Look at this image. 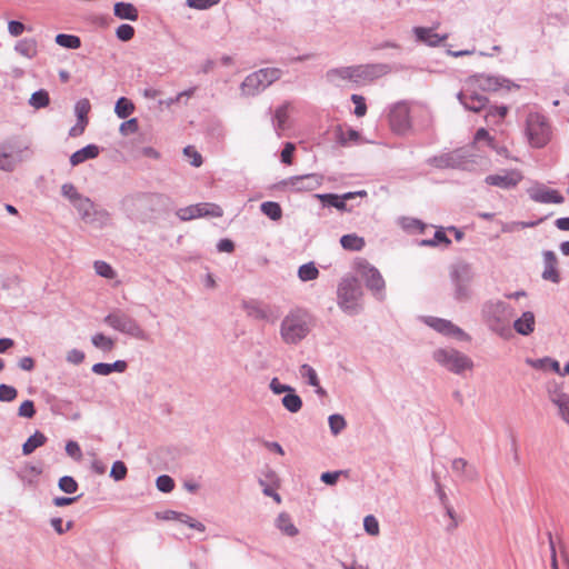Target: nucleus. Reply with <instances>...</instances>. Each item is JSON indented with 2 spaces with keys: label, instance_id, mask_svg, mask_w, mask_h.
<instances>
[{
  "label": "nucleus",
  "instance_id": "nucleus-1",
  "mask_svg": "<svg viewBox=\"0 0 569 569\" xmlns=\"http://www.w3.org/2000/svg\"><path fill=\"white\" fill-rule=\"evenodd\" d=\"M482 318L489 329L500 337L507 338L511 335L510 321L512 308L505 301H488L482 307Z\"/></svg>",
  "mask_w": 569,
  "mask_h": 569
},
{
  "label": "nucleus",
  "instance_id": "nucleus-2",
  "mask_svg": "<svg viewBox=\"0 0 569 569\" xmlns=\"http://www.w3.org/2000/svg\"><path fill=\"white\" fill-rule=\"evenodd\" d=\"M310 331V316L302 309L291 310L281 321L280 336L288 345H297Z\"/></svg>",
  "mask_w": 569,
  "mask_h": 569
},
{
  "label": "nucleus",
  "instance_id": "nucleus-3",
  "mask_svg": "<svg viewBox=\"0 0 569 569\" xmlns=\"http://www.w3.org/2000/svg\"><path fill=\"white\" fill-rule=\"evenodd\" d=\"M29 143L20 137H10L0 143V170L11 172L29 156Z\"/></svg>",
  "mask_w": 569,
  "mask_h": 569
},
{
  "label": "nucleus",
  "instance_id": "nucleus-4",
  "mask_svg": "<svg viewBox=\"0 0 569 569\" xmlns=\"http://www.w3.org/2000/svg\"><path fill=\"white\" fill-rule=\"evenodd\" d=\"M525 132L529 144L537 149L547 146L552 137L548 119L539 112H530L527 116Z\"/></svg>",
  "mask_w": 569,
  "mask_h": 569
},
{
  "label": "nucleus",
  "instance_id": "nucleus-5",
  "mask_svg": "<svg viewBox=\"0 0 569 569\" xmlns=\"http://www.w3.org/2000/svg\"><path fill=\"white\" fill-rule=\"evenodd\" d=\"M362 290L359 281L353 277L343 278L337 290L338 306L348 315L359 313L361 307L359 300Z\"/></svg>",
  "mask_w": 569,
  "mask_h": 569
},
{
  "label": "nucleus",
  "instance_id": "nucleus-6",
  "mask_svg": "<svg viewBox=\"0 0 569 569\" xmlns=\"http://www.w3.org/2000/svg\"><path fill=\"white\" fill-rule=\"evenodd\" d=\"M282 71L278 68H262L248 74L240 86L243 96L253 97L279 80Z\"/></svg>",
  "mask_w": 569,
  "mask_h": 569
},
{
  "label": "nucleus",
  "instance_id": "nucleus-7",
  "mask_svg": "<svg viewBox=\"0 0 569 569\" xmlns=\"http://www.w3.org/2000/svg\"><path fill=\"white\" fill-rule=\"evenodd\" d=\"M103 322L123 335L138 340H147L148 336L136 319L122 311L116 309L103 318Z\"/></svg>",
  "mask_w": 569,
  "mask_h": 569
},
{
  "label": "nucleus",
  "instance_id": "nucleus-8",
  "mask_svg": "<svg viewBox=\"0 0 569 569\" xmlns=\"http://www.w3.org/2000/svg\"><path fill=\"white\" fill-rule=\"evenodd\" d=\"M433 360L447 370L461 375L473 367L472 360L465 353L453 348H439L432 353Z\"/></svg>",
  "mask_w": 569,
  "mask_h": 569
},
{
  "label": "nucleus",
  "instance_id": "nucleus-9",
  "mask_svg": "<svg viewBox=\"0 0 569 569\" xmlns=\"http://www.w3.org/2000/svg\"><path fill=\"white\" fill-rule=\"evenodd\" d=\"M73 207L84 223L103 228L110 220L109 212L102 208H98L93 201L86 196H82Z\"/></svg>",
  "mask_w": 569,
  "mask_h": 569
},
{
  "label": "nucleus",
  "instance_id": "nucleus-10",
  "mask_svg": "<svg viewBox=\"0 0 569 569\" xmlns=\"http://www.w3.org/2000/svg\"><path fill=\"white\" fill-rule=\"evenodd\" d=\"M450 278L455 286V298L459 301L469 299V284L473 279V270L471 264L467 262L456 263L451 268Z\"/></svg>",
  "mask_w": 569,
  "mask_h": 569
},
{
  "label": "nucleus",
  "instance_id": "nucleus-11",
  "mask_svg": "<svg viewBox=\"0 0 569 569\" xmlns=\"http://www.w3.org/2000/svg\"><path fill=\"white\" fill-rule=\"evenodd\" d=\"M467 84L481 91H498L499 89L502 88L509 90L511 87L518 88V86L511 83L509 79L485 73L473 74L469 77V79L467 80Z\"/></svg>",
  "mask_w": 569,
  "mask_h": 569
},
{
  "label": "nucleus",
  "instance_id": "nucleus-12",
  "mask_svg": "<svg viewBox=\"0 0 569 569\" xmlns=\"http://www.w3.org/2000/svg\"><path fill=\"white\" fill-rule=\"evenodd\" d=\"M359 272L365 279L366 287L377 299L382 300L385 298L386 283L380 271L365 261L359 264Z\"/></svg>",
  "mask_w": 569,
  "mask_h": 569
},
{
  "label": "nucleus",
  "instance_id": "nucleus-13",
  "mask_svg": "<svg viewBox=\"0 0 569 569\" xmlns=\"http://www.w3.org/2000/svg\"><path fill=\"white\" fill-rule=\"evenodd\" d=\"M427 162L439 169H467L470 161L462 149H457L448 153L431 157Z\"/></svg>",
  "mask_w": 569,
  "mask_h": 569
},
{
  "label": "nucleus",
  "instance_id": "nucleus-14",
  "mask_svg": "<svg viewBox=\"0 0 569 569\" xmlns=\"http://www.w3.org/2000/svg\"><path fill=\"white\" fill-rule=\"evenodd\" d=\"M389 123L393 132L405 134L411 128L410 109L406 102H397L390 108Z\"/></svg>",
  "mask_w": 569,
  "mask_h": 569
},
{
  "label": "nucleus",
  "instance_id": "nucleus-15",
  "mask_svg": "<svg viewBox=\"0 0 569 569\" xmlns=\"http://www.w3.org/2000/svg\"><path fill=\"white\" fill-rule=\"evenodd\" d=\"M323 177L318 173H308L302 176L289 177L280 182L282 187L290 188L292 191H312L322 184Z\"/></svg>",
  "mask_w": 569,
  "mask_h": 569
},
{
  "label": "nucleus",
  "instance_id": "nucleus-16",
  "mask_svg": "<svg viewBox=\"0 0 569 569\" xmlns=\"http://www.w3.org/2000/svg\"><path fill=\"white\" fill-rule=\"evenodd\" d=\"M457 98L467 110L473 112H480L488 104V98L468 84L467 88L458 92Z\"/></svg>",
  "mask_w": 569,
  "mask_h": 569
},
{
  "label": "nucleus",
  "instance_id": "nucleus-17",
  "mask_svg": "<svg viewBox=\"0 0 569 569\" xmlns=\"http://www.w3.org/2000/svg\"><path fill=\"white\" fill-rule=\"evenodd\" d=\"M355 69V83L361 81H372L378 79L391 71V68L387 63H370L353 66Z\"/></svg>",
  "mask_w": 569,
  "mask_h": 569
},
{
  "label": "nucleus",
  "instance_id": "nucleus-18",
  "mask_svg": "<svg viewBox=\"0 0 569 569\" xmlns=\"http://www.w3.org/2000/svg\"><path fill=\"white\" fill-rule=\"evenodd\" d=\"M241 308L247 317L253 320L273 321L274 317L270 306L256 299L242 300Z\"/></svg>",
  "mask_w": 569,
  "mask_h": 569
},
{
  "label": "nucleus",
  "instance_id": "nucleus-19",
  "mask_svg": "<svg viewBox=\"0 0 569 569\" xmlns=\"http://www.w3.org/2000/svg\"><path fill=\"white\" fill-rule=\"evenodd\" d=\"M549 400L558 408V413L563 421L569 423V395L565 393L561 388L556 385L548 386Z\"/></svg>",
  "mask_w": 569,
  "mask_h": 569
},
{
  "label": "nucleus",
  "instance_id": "nucleus-20",
  "mask_svg": "<svg viewBox=\"0 0 569 569\" xmlns=\"http://www.w3.org/2000/svg\"><path fill=\"white\" fill-rule=\"evenodd\" d=\"M543 256V271H542V279L547 281H551L553 283H558L560 281V274L557 269L558 259L553 251L546 250L542 253Z\"/></svg>",
  "mask_w": 569,
  "mask_h": 569
},
{
  "label": "nucleus",
  "instance_id": "nucleus-21",
  "mask_svg": "<svg viewBox=\"0 0 569 569\" xmlns=\"http://www.w3.org/2000/svg\"><path fill=\"white\" fill-rule=\"evenodd\" d=\"M529 196L533 201L540 203H562L565 200L557 190L545 187L530 189Z\"/></svg>",
  "mask_w": 569,
  "mask_h": 569
},
{
  "label": "nucleus",
  "instance_id": "nucleus-22",
  "mask_svg": "<svg viewBox=\"0 0 569 569\" xmlns=\"http://www.w3.org/2000/svg\"><path fill=\"white\" fill-rule=\"evenodd\" d=\"M520 180L517 172H507L505 174H489L485 181L489 186H496L502 189H510L516 187Z\"/></svg>",
  "mask_w": 569,
  "mask_h": 569
},
{
  "label": "nucleus",
  "instance_id": "nucleus-23",
  "mask_svg": "<svg viewBox=\"0 0 569 569\" xmlns=\"http://www.w3.org/2000/svg\"><path fill=\"white\" fill-rule=\"evenodd\" d=\"M326 79L335 86H340L342 81L355 82L353 66L330 69L326 72Z\"/></svg>",
  "mask_w": 569,
  "mask_h": 569
},
{
  "label": "nucleus",
  "instance_id": "nucleus-24",
  "mask_svg": "<svg viewBox=\"0 0 569 569\" xmlns=\"http://www.w3.org/2000/svg\"><path fill=\"white\" fill-rule=\"evenodd\" d=\"M412 31L417 38V41L426 43L430 47H437L448 38L447 34L439 36L438 33H435L431 28L415 27Z\"/></svg>",
  "mask_w": 569,
  "mask_h": 569
},
{
  "label": "nucleus",
  "instance_id": "nucleus-25",
  "mask_svg": "<svg viewBox=\"0 0 569 569\" xmlns=\"http://www.w3.org/2000/svg\"><path fill=\"white\" fill-rule=\"evenodd\" d=\"M430 327H432L436 331L453 337H460L465 335L463 330L453 325L449 320L440 319V318H431L428 322Z\"/></svg>",
  "mask_w": 569,
  "mask_h": 569
},
{
  "label": "nucleus",
  "instance_id": "nucleus-26",
  "mask_svg": "<svg viewBox=\"0 0 569 569\" xmlns=\"http://www.w3.org/2000/svg\"><path fill=\"white\" fill-rule=\"evenodd\" d=\"M99 147L96 144H88L70 156V163L77 167L87 160L94 159L99 156Z\"/></svg>",
  "mask_w": 569,
  "mask_h": 569
},
{
  "label": "nucleus",
  "instance_id": "nucleus-27",
  "mask_svg": "<svg viewBox=\"0 0 569 569\" xmlns=\"http://www.w3.org/2000/svg\"><path fill=\"white\" fill-rule=\"evenodd\" d=\"M278 476L273 470H268L264 475L263 479H259V485L262 487V492L267 497H271L277 503L281 502V497L276 490L272 488L273 485H277Z\"/></svg>",
  "mask_w": 569,
  "mask_h": 569
},
{
  "label": "nucleus",
  "instance_id": "nucleus-28",
  "mask_svg": "<svg viewBox=\"0 0 569 569\" xmlns=\"http://www.w3.org/2000/svg\"><path fill=\"white\" fill-rule=\"evenodd\" d=\"M451 468L453 472L462 476L466 480L473 481L478 479V471L475 467L470 466L463 458H456L452 460Z\"/></svg>",
  "mask_w": 569,
  "mask_h": 569
},
{
  "label": "nucleus",
  "instance_id": "nucleus-29",
  "mask_svg": "<svg viewBox=\"0 0 569 569\" xmlns=\"http://www.w3.org/2000/svg\"><path fill=\"white\" fill-rule=\"evenodd\" d=\"M128 368V363L124 360H117L113 363L98 362L91 368L92 372L99 376H109L113 371L124 372Z\"/></svg>",
  "mask_w": 569,
  "mask_h": 569
},
{
  "label": "nucleus",
  "instance_id": "nucleus-30",
  "mask_svg": "<svg viewBox=\"0 0 569 569\" xmlns=\"http://www.w3.org/2000/svg\"><path fill=\"white\" fill-rule=\"evenodd\" d=\"M515 330L522 336H528L535 330V315L526 311L513 322Z\"/></svg>",
  "mask_w": 569,
  "mask_h": 569
},
{
  "label": "nucleus",
  "instance_id": "nucleus-31",
  "mask_svg": "<svg viewBox=\"0 0 569 569\" xmlns=\"http://www.w3.org/2000/svg\"><path fill=\"white\" fill-rule=\"evenodd\" d=\"M113 13L120 19L130 21H136L139 17L137 8L129 2H117L113 7Z\"/></svg>",
  "mask_w": 569,
  "mask_h": 569
},
{
  "label": "nucleus",
  "instance_id": "nucleus-32",
  "mask_svg": "<svg viewBox=\"0 0 569 569\" xmlns=\"http://www.w3.org/2000/svg\"><path fill=\"white\" fill-rule=\"evenodd\" d=\"M288 104H282L278 107L272 118L273 128L278 137H280L282 131H284L288 128Z\"/></svg>",
  "mask_w": 569,
  "mask_h": 569
},
{
  "label": "nucleus",
  "instance_id": "nucleus-33",
  "mask_svg": "<svg viewBox=\"0 0 569 569\" xmlns=\"http://www.w3.org/2000/svg\"><path fill=\"white\" fill-rule=\"evenodd\" d=\"M274 525L282 533L288 537H295L299 533L298 528L293 525L290 516L287 512L279 513Z\"/></svg>",
  "mask_w": 569,
  "mask_h": 569
},
{
  "label": "nucleus",
  "instance_id": "nucleus-34",
  "mask_svg": "<svg viewBox=\"0 0 569 569\" xmlns=\"http://www.w3.org/2000/svg\"><path fill=\"white\" fill-rule=\"evenodd\" d=\"M14 50L19 54L28 59H32L37 56L38 52L37 41L32 38H24L17 42V44L14 46Z\"/></svg>",
  "mask_w": 569,
  "mask_h": 569
},
{
  "label": "nucleus",
  "instance_id": "nucleus-35",
  "mask_svg": "<svg viewBox=\"0 0 569 569\" xmlns=\"http://www.w3.org/2000/svg\"><path fill=\"white\" fill-rule=\"evenodd\" d=\"M47 442V437L40 432L36 431L32 436H30L26 442L22 445V453L24 456L31 455L37 448L43 446Z\"/></svg>",
  "mask_w": 569,
  "mask_h": 569
},
{
  "label": "nucleus",
  "instance_id": "nucleus-36",
  "mask_svg": "<svg viewBox=\"0 0 569 569\" xmlns=\"http://www.w3.org/2000/svg\"><path fill=\"white\" fill-rule=\"evenodd\" d=\"M340 244L346 250L360 251L365 247V240L356 233H349L340 238Z\"/></svg>",
  "mask_w": 569,
  "mask_h": 569
},
{
  "label": "nucleus",
  "instance_id": "nucleus-37",
  "mask_svg": "<svg viewBox=\"0 0 569 569\" xmlns=\"http://www.w3.org/2000/svg\"><path fill=\"white\" fill-rule=\"evenodd\" d=\"M91 343L103 352L113 350L116 342L112 338L99 332L91 337Z\"/></svg>",
  "mask_w": 569,
  "mask_h": 569
},
{
  "label": "nucleus",
  "instance_id": "nucleus-38",
  "mask_svg": "<svg viewBox=\"0 0 569 569\" xmlns=\"http://www.w3.org/2000/svg\"><path fill=\"white\" fill-rule=\"evenodd\" d=\"M134 111V104L126 97L118 99L114 106V112L120 119H127Z\"/></svg>",
  "mask_w": 569,
  "mask_h": 569
},
{
  "label": "nucleus",
  "instance_id": "nucleus-39",
  "mask_svg": "<svg viewBox=\"0 0 569 569\" xmlns=\"http://www.w3.org/2000/svg\"><path fill=\"white\" fill-rule=\"evenodd\" d=\"M260 210L263 214L273 221L280 220L282 217V209L278 202L266 201L260 206Z\"/></svg>",
  "mask_w": 569,
  "mask_h": 569
},
{
  "label": "nucleus",
  "instance_id": "nucleus-40",
  "mask_svg": "<svg viewBox=\"0 0 569 569\" xmlns=\"http://www.w3.org/2000/svg\"><path fill=\"white\" fill-rule=\"evenodd\" d=\"M282 406L292 413L298 412L302 408L301 398L293 391L288 392L281 400Z\"/></svg>",
  "mask_w": 569,
  "mask_h": 569
},
{
  "label": "nucleus",
  "instance_id": "nucleus-41",
  "mask_svg": "<svg viewBox=\"0 0 569 569\" xmlns=\"http://www.w3.org/2000/svg\"><path fill=\"white\" fill-rule=\"evenodd\" d=\"M56 43L63 48L78 49L81 46V40L73 34L59 33L56 36Z\"/></svg>",
  "mask_w": 569,
  "mask_h": 569
},
{
  "label": "nucleus",
  "instance_id": "nucleus-42",
  "mask_svg": "<svg viewBox=\"0 0 569 569\" xmlns=\"http://www.w3.org/2000/svg\"><path fill=\"white\" fill-rule=\"evenodd\" d=\"M508 113V108L506 106L500 107H490L485 116V119L488 123H499Z\"/></svg>",
  "mask_w": 569,
  "mask_h": 569
},
{
  "label": "nucleus",
  "instance_id": "nucleus-43",
  "mask_svg": "<svg viewBox=\"0 0 569 569\" xmlns=\"http://www.w3.org/2000/svg\"><path fill=\"white\" fill-rule=\"evenodd\" d=\"M49 93L43 89L33 92L29 99V104L34 109L44 108L49 104Z\"/></svg>",
  "mask_w": 569,
  "mask_h": 569
},
{
  "label": "nucleus",
  "instance_id": "nucleus-44",
  "mask_svg": "<svg viewBox=\"0 0 569 569\" xmlns=\"http://www.w3.org/2000/svg\"><path fill=\"white\" fill-rule=\"evenodd\" d=\"M319 270L316 268L313 262L302 264L298 270V277L302 281H310L317 279Z\"/></svg>",
  "mask_w": 569,
  "mask_h": 569
},
{
  "label": "nucleus",
  "instance_id": "nucleus-45",
  "mask_svg": "<svg viewBox=\"0 0 569 569\" xmlns=\"http://www.w3.org/2000/svg\"><path fill=\"white\" fill-rule=\"evenodd\" d=\"M90 102L88 99L79 100L74 106V112L79 122L88 124V113L90 111Z\"/></svg>",
  "mask_w": 569,
  "mask_h": 569
},
{
  "label": "nucleus",
  "instance_id": "nucleus-46",
  "mask_svg": "<svg viewBox=\"0 0 569 569\" xmlns=\"http://www.w3.org/2000/svg\"><path fill=\"white\" fill-rule=\"evenodd\" d=\"M199 210L200 209L198 208V204H191V206L179 209L177 211V216L182 221L192 220V219L201 217V213Z\"/></svg>",
  "mask_w": 569,
  "mask_h": 569
},
{
  "label": "nucleus",
  "instance_id": "nucleus-47",
  "mask_svg": "<svg viewBox=\"0 0 569 569\" xmlns=\"http://www.w3.org/2000/svg\"><path fill=\"white\" fill-rule=\"evenodd\" d=\"M330 431L332 435H339L346 428V420L341 415L335 413L331 415L328 419Z\"/></svg>",
  "mask_w": 569,
  "mask_h": 569
},
{
  "label": "nucleus",
  "instance_id": "nucleus-48",
  "mask_svg": "<svg viewBox=\"0 0 569 569\" xmlns=\"http://www.w3.org/2000/svg\"><path fill=\"white\" fill-rule=\"evenodd\" d=\"M299 372L302 378L307 379L308 385L318 386L319 378L316 370L311 366L303 363L300 367Z\"/></svg>",
  "mask_w": 569,
  "mask_h": 569
},
{
  "label": "nucleus",
  "instance_id": "nucleus-49",
  "mask_svg": "<svg viewBox=\"0 0 569 569\" xmlns=\"http://www.w3.org/2000/svg\"><path fill=\"white\" fill-rule=\"evenodd\" d=\"M127 472H128V469H127V466L124 465V462L117 460L113 462V465L111 467L110 477L114 481H121L127 477Z\"/></svg>",
  "mask_w": 569,
  "mask_h": 569
},
{
  "label": "nucleus",
  "instance_id": "nucleus-50",
  "mask_svg": "<svg viewBox=\"0 0 569 569\" xmlns=\"http://www.w3.org/2000/svg\"><path fill=\"white\" fill-rule=\"evenodd\" d=\"M156 487L159 491L168 493L174 488L173 479L168 475H161L156 480Z\"/></svg>",
  "mask_w": 569,
  "mask_h": 569
},
{
  "label": "nucleus",
  "instance_id": "nucleus-51",
  "mask_svg": "<svg viewBox=\"0 0 569 569\" xmlns=\"http://www.w3.org/2000/svg\"><path fill=\"white\" fill-rule=\"evenodd\" d=\"M94 270L97 274L107 279H113L116 277V272L112 267L106 261L98 260L94 262Z\"/></svg>",
  "mask_w": 569,
  "mask_h": 569
},
{
  "label": "nucleus",
  "instance_id": "nucleus-52",
  "mask_svg": "<svg viewBox=\"0 0 569 569\" xmlns=\"http://www.w3.org/2000/svg\"><path fill=\"white\" fill-rule=\"evenodd\" d=\"M59 489L66 493H74L78 490L77 481L70 476H63L58 482Z\"/></svg>",
  "mask_w": 569,
  "mask_h": 569
},
{
  "label": "nucleus",
  "instance_id": "nucleus-53",
  "mask_svg": "<svg viewBox=\"0 0 569 569\" xmlns=\"http://www.w3.org/2000/svg\"><path fill=\"white\" fill-rule=\"evenodd\" d=\"M198 208L200 209L201 217H221L223 213L222 209L213 203H198Z\"/></svg>",
  "mask_w": 569,
  "mask_h": 569
},
{
  "label": "nucleus",
  "instance_id": "nucleus-54",
  "mask_svg": "<svg viewBox=\"0 0 569 569\" xmlns=\"http://www.w3.org/2000/svg\"><path fill=\"white\" fill-rule=\"evenodd\" d=\"M61 193L72 203V206L83 196L78 192L72 183L62 184Z\"/></svg>",
  "mask_w": 569,
  "mask_h": 569
},
{
  "label": "nucleus",
  "instance_id": "nucleus-55",
  "mask_svg": "<svg viewBox=\"0 0 569 569\" xmlns=\"http://www.w3.org/2000/svg\"><path fill=\"white\" fill-rule=\"evenodd\" d=\"M18 396V390L9 385L1 383L0 385V401L11 402Z\"/></svg>",
  "mask_w": 569,
  "mask_h": 569
},
{
  "label": "nucleus",
  "instance_id": "nucleus-56",
  "mask_svg": "<svg viewBox=\"0 0 569 569\" xmlns=\"http://www.w3.org/2000/svg\"><path fill=\"white\" fill-rule=\"evenodd\" d=\"M116 36L121 41H130L134 36V29L127 23L120 24L116 30Z\"/></svg>",
  "mask_w": 569,
  "mask_h": 569
},
{
  "label": "nucleus",
  "instance_id": "nucleus-57",
  "mask_svg": "<svg viewBox=\"0 0 569 569\" xmlns=\"http://www.w3.org/2000/svg\"><path fill=\"white\" fill-rule=\"evenodd\" d=\"M177 521L186 523L188 527H190L194 530H198L200 532H203L206 530V526L202 522L197 521L193 518H191L190 516L182 513V512L179 513Z\"/></svg>",
  "mask_w": 569,
  "mask_h": 569
},
{
  "label": "nucleus",
  "instance_id": "nucleus-58",
  "mask_svg": "<svg viewBox=\"0 0 569 569\" xmlns=\"http://www.w3.org/2000/svg\"><path fill=\"white\" fill-rule=\"evenodd\" d=\"M363 527H365V530L367 533H369L371 536L379 535V522L375 516L369 515V516L365 517Z\"/></svg>",
  "mask_w": 569,
  "mask_h": 569
},
{
  "label": "nucleus",
  "instance_id": "nucleus-59",
  "mask_svg": "<svg viewBox=\"0 0 569 569\" xmlns=\"http://www.w3.org/2000/svg\"><path fill=\"white\" fill-rule=\"evenodd\" d=\"M183 153L186 157H188L190 159V164L198 168L202 164V157L201 154L192 147V146H187L184 149H183Z\"/></svg>",
  "mask_w": 569,
  "mask_h": 569
},
{
  "label": "nucleus",
  "instance_id": "nucleus-60",
  "mask_svg": "<svg viewBox=\"0 0 569 569\" xmlns=\"http://www.w3.org/2000/svg\"><path fill=\"white\" fill-rule=\"evenodd\" d=\"M18 415L23 418L31 419L36 415L34 403L32 400H24L20 407Z\"/></svg>",
  "mask_w": 569,
  "mask_h": 569
},
{
  "label": "nucleus",
  "instance_id": "nucleus-61",
  "mask_svg": "<svg viewBox=\"0 0 569 569\" xmlns=\"http://www.w3.org/2000/svg\"><path fill=\"white\" fill-rule=\"evenodd\" d=\"M351 101L355 103V114L357 117H363L367 112L365 98L359 94H352Z\"/></svg>",
  "mask_w": 569,
  "mask_h": 569
},
{
  "label": "nucleus",
  "instance_id": "nucleus-62",
  "mask_svg": "<svg viewBox=\"0 0 569 569\" xmlns=\"http://www.w3.org/2000/svg\"><path fill=\"white\" fill-rule=\"evenodd\" d=\"M403 229L408 231H418L419 233L425 232L426 224L418 219H405L402 223Z\"/></svg>",
  "mask_w": 569,
  "mask_h": 569
},
{
  "label": "nucleus",
  "instance_id": "nucleus-63",
  "mask_svg": "<svg viewBox=\"0 0 569 569\" xmlns=\"http://www.w3.org/2000/svg\"><path fill=\"white\" fill-rule=\"evenodd\" d=\"M269 388L274 395H280L284 392L287 395L288 392L293 391V388L291 386L280 383L278 378L271 379Z\"/></svg>",
  "mask_w": 569,
  "mask_h": 569
},
{
  "label": "nucleus",
  "instance_id": "nucleus-64",
  "mask_svg": "<svg viewBox=\"0 0 569 569\" xmlns=\"http://www.w3.org/2000/svg\"><path fill=\"white\" fill-rule=\"evenodd\" d=\"M138 129V120L136 118H131L120 124L119 131L121 134L127 136L129 133L137 132Z\"/></svg>",
  "mask_w": 569,
  "mask_h": 569
}]
</instances>
